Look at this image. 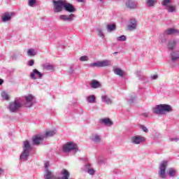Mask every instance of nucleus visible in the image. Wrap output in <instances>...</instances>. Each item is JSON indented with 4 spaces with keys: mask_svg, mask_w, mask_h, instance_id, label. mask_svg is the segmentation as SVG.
Here are the masks:
<instances>
[{
    "mask_svg": "<svg viewBox=\"0 0 179 179\" xmlns=\"http://www.w3.org/2000/svg\"><path fill=\"white\" fill-rule=\"evenodd\" d=\"M169 141L171 142H178V141H179V138H169Z\"/></svg>",
    "mask_w": 179,
    "mask_h": 179,
    "instance_id": "nucleus-46",
    "label": "nucleus"
},
{
    "mask_svg": "<svg viewBox=\"0 0 179 179\" xmlns=\"http://www.w3.org/2000/svg\"><path fill=\"white\" fill-rule=\"evenodd\" d=\"M53 9L55 13H59V12H62V8H64L66 12H69V13H73V12H76V8L75 6L70 3H68L66 0H53Z\"/></svg>",
    "mask_w": 179,
    "mask_h": 179,
    "instance_id": "nucleus-1",
    "label": "nucleus"
},
{
    "mask_svg": "<svg viewBox=\"0 0 179 179\" xmlns=\"http://www.w3.org/2000/svg\"><path fill=\"white\" fill-rule=\"evenodd\" d=\"M166 174L170 177H176L177 176V170L174 168H169L166 172Z\"/></svg>",
    "mask_w": 179,
    "mask_h": 179,
    "instance_id": "nucleus-25",
    "label": "nucleus"
},
{
    "mask_svg": "<svg viewBox=\"0 0 179 179\" xmlns=\"http://www.w3.org/2000/svg\"><path fill=\"white\" fill-rule=\"evenodd\" d=\"M1 97L3 100H9V95L6 92H1Z\"/></svg>",
    "mask_w": 179,
    "mask_h": 179,
    "instance_id": "nucleus-34",
    "label": "nucleus"
},
{
    "mask_svg": "<svg viewBox=\"0 0 179 179\" xmlns=\"http://www.w3.org/2000/svg\"><path fill=\"white\" fill-rule=\"evenodd\" d=\"M24 106L27 108H30L36 103V98L31 94H28L24 96Z\"/></svg>",
    "mask_w": 179,
    "mask_h": 179,
    "instance_id": "nucleus-8",
    "label": "nucleus"
},
{
    "mask_svg": "<svg viewBox=\"0 0 179 179\" xmlns=\"http://www.w3.org/2000/svg\"><path fill=\"white\" fill-rule=\"evenodd\" d=\"M83 170L85 172L90 174V176H94V173H96V171H94V169L92 167V165L90 164H85Z\"/></svg>",
    "mask_w": 179,
    "mask_h": 179,
    "instance_id": "nucleus-15",
    "label": "nucleus"
},
{
    "mask_svg": "<svg viewBox=\"0 0 179 179\" xmlns=\"http://www.w3.org/2000/svg\"><path fill=\"white\" fill-rule=\"evenodd\" d=\"M158 76L157 75H154L151 76V79H152V80H156V79H157Z\"/></svg>",
    "mask_w": 179,
    "mask_h": 179,
    "instance_id": "nucleus-49",
    "label": "nucleus"
},
{
    "mask_svg": "<svg viewBox=\"0 0 179 179\" xmlns=\"http://www.w3.org/2000/svg\"><path fill=\"white\" fill-rule=\"evenodd\" d=\"M62 150L64 153H69V152L72 150L74 152H78V145L73 142H68L63 145Z\"/></svg>",
    "mask_w": 179,
    "mask_h": 179,
    "instance_id": "nucleus-5",
    "label": "nucleus"
},
{
    "mask_svg": "<svg viewBox=\"0 0 179 179\" xmlns=\"http://www.w3.org/2000/svg\"><path fill=\"white\" fill-rule=\"evenodd\" d=\"M28 65L29 66H33V65H34V60L30 59L28 62Z\"/></svg>",
    "mask_w": 179,
    "mask_h": 179,
    "instance_id": "nucleus-45",
    "label": "nucleus"
},
{
    "mask_svg": "<svg viewBox=\"0 0 179 179\" xmlns=\"http://www.w3.org/2000/svg\"><path fill=\"white\" fill-rule=\"evenodd\" d=\"M136 76H137V78H138V79H143V76L142 75V72L141 71H136Z\"/></svg>",
    "mask_w": 179,
    "mask_h": 179,
    "instance_id": "nucleus-41",
    "label": "nucleus"
},
{
    "mask_svg": "<svg viewBox=\"0 0 179 179\" xmlns=\"http://www.w3.org/2000/svg\"><path fill=\"white\" fill-rule=\"evenodd\" d=\"M27 55L29 57H34V55H37V52L34 49H29L27 50Z\"/></svg>",
    "mask_w": 179,
    "mask_h": 179,
    "instance_id": "nucleus-31",
    "label": "nucleus"
},
{
    "mask_svg": "<svg viewBox=\"0 0 179 179\" xmlns=\"http://www.w3.org/2000/svg\"><path fill=\"white\" fill-rule=\"evenodd\" d=\"M57 134V129L46 131L45 134L43 135L44 138H50L51 136H54Z\"/></svg>",
    "mask_w": 179,
    "mask_h": 179,
    "instance_id": "nucleus-23",
    "label": "nucleus"
},
{
    "mask_svg": "<svg viewBox=\"0 0 179 179\" xmlns=\"http://www.w3.org/2000/svg\"><path fill=\"white\" fill-rule=\"evenodd\" d=\"M13 15V13H6L1 17L2 22H3L4 23L6 22H9V20H10V19H12Z\"/></svg>",
    "mask_w": 179,
    "mask_h": 179,
    "instance_id": "nucleus-21",
    "label": "nucleus"
},
{
    "mask_svg": "<svg viewBox=\"0 0 179 179\" xmlns=\"http://www.w3.org/2000/svg\"><path fill=\"white\" fill-rule=\"evenodd\" d=\"M22 149L23 151L20 156V159L22 162H26L28 160L30 152L31 151V145H30V142H29V141H24Z\"/></svg>",
    "mask_w": 179,
    "mask_h": 179,
    "instance_id": "nucleus-3",
    "label": "nucleus"
},
{
    "mask_svg": "<svg viewBox=\"0 0 179 179\" xmlns=\"http://www.w3.org/2000/svg\"><path fill=\"white\" fill-rule=\"evenodd\" d=\"M92 89H100L101 84L97 80H92L90 83Z\"/></svg>",
    "mask_w": 179,
    "mask_h": 179,
    "instance_id": "nucleus-20",
    "label": "nucleus"
},
{
    "mask_svg": "<svg viewBox=\"0 0 179 179\" xmlns=\"http://www.w3.org/2000/svg\"><path fill=\"white\" fill-rule=\"evenodd\" d=\"M141 129L143 131V132H145V133H148V127H146L144 125H142L141 127Z\"/></svg>",
    "mask_w": 179,
    "mask_h": 179,
    "instance_id": "nucleus-44",
    "label": "nucleus"
},
{
    "mask_svg": "<svg viewBox=\"0 0 179 179\" xmlns=\"http://www.w3.org/2000/svg\"><path fill=\"white\" fill-rule=\"evenodd\" d=\"M34 145H40L43 141H44L43 135H36L35 137L32 138Z\"/></svg>",
    "mask_w": 179,
    "mask_h": 179,
    "instance_id": "nucleus-16",
    "label": "nucleus"
},
{
    "mask_svg": "<svg viewBox=\"0 0 179 179\" xmlns=\"http://www.w3.org/2000/svg\"><path fill=\"white\" fill-rule=\"evenodd\" d=\"M160 37V38H161V43H166V36H159Z\"/></svg>",
    "mask_w": 179,
    "mask_h": 179,
    "instance_id": "nucleus-47",
    "label": "nucleus"
},
{
    "mask_svg": "<svg viewBox=\"0 0 179 179\" xmlns=\"http://www.w3.org/2000/svg\"><path fill=\"white\" fill-rule=\"evenodd\" d=\"M174 34V29L170 28L164 31L163 34L160 35L161 37H164V36H171Z\"/></svg>",
    "mask_w": 179,
    "mask_h": 179,
    "instance_id": "nucleus-24",
    "label": "nucleus"
},
{
    "mask_svg": "<svg viewBox=\"0 0 179 179\" xmlns=\"http://www.w3.org/2000/svg\"><path fill=\"white\" fill-rule=\"evenodd\" d=\"M98 122L100 125H104L105 127H111L113 125V121L108 117L101 118Z\"/></svg>",
    "mask_w": 179,
    "mask_h": 179,
    "instance_id": "nucleus-14",
    "label": "nucleus"
},
{
    "mask_svg": "<svg viewBox=\"0 0 179 179\" xmlns=\"http://www.w3.org/2000/svg\"><path fill=\"white\" fill-rule=\"evenodd\" d=\"M145 3L148 8H153L156 6V3H157V0H146Z\"/></svg>",
    "mask_w": 179,
    "mask_h": 179,
    "instance_id": "nucleus-26",
    "label": "nucleus"
},
{
    "mask_svg": "<svg viewBox=\"0 0 179 179\" xmlns=\"http://www.w3.org/2000/svg\"><path fill=\"white\" fill-rule=\"evenodd\" d=\"M113 54L115 55L118 54V52H113Z\"/></svg>",
    "mask_w": 179,
    "mask_h": 179,
    "instance_id": "nucleus-55",
    "label": "nucleus"
},
{
    "mask_svg": "<svg viewBox=\"0 0 179 179\" xmlns=\"http://www.w3.org/2000/svg\"><path fill=\"white\" fill-rule=\"evenodd\" d=\"M130 141L133 145H141V143H143L146 141V138L142 136L136 135L131 136Z\"/></svg>",
    "mask_w": 179,
    "mask_h": 179,
    "instance_id": "nucleus-9",
    "label": "nucleus"
},
{
    "mask_svg": "<svg viewBox=\"0 0 179 179\" xmlns=\"http://www.w3.org/2000/svg\"><path fill=\"white\" fill-rule=\"evenodd\" d=\"M97 33L99 37H101V38H104V33L103 32V30H101V29H98Z\"/></svg>",
    "mask_w": 179,
    "mask_h": 179,
    "instance_id": "nucleus-38",
    "label": "nucleus"
},
{
    "mask_svg": "<svg viewBox=\"0 0 179 179\" xmlns=\"http://www.w3.org/2000/svg\"><path fill=\"white\" fill-rule=\"evenodd\" d=\"M75 19V14H70V15H59V20L62 22H73Z\"/></svg>",
    "mask_w": 179,
    "mask_h": 179,
    "instance_id": "nucleus-13",
    "label": "nucleus"
},
{
    "mask_svg": "<svg viewBox=\"0 0 179 179\" xmlns=\"http://www.w3.org/2000/svg\"><path fill=\"white\" fill-rule=\"evenodd\" d=\"M99 1H103V0H99Z\"/></svg>",
    "mask_w": 179,
    "mask_h": 179,
    "instance_id": "nucleus-57",
    "label": "nucleus"
},
{
    "mask_svg": "<svg viewBox=\"0 0 179 179\" xmlns=\"http://www.w3.org/2000/svg\"><path fill=\"white\" fill-rule=\"evenodd\" d=\"M35 3H36V0H29V3H28L29 6H34Z\"/></svg>",
    "mask_w": 179,
    "mask_h": 179,
    "instance_id": "nucleus-42",
    "label": "nucleus"
},
{
    "mask_svg": "<svg viewBox=\"0 0 179 179\" xmlns=\"http://www.w3.org/2000/svg\"><path fill=\"white\" fill-rule=\"evenodd\" d=\"M101 99L103 103H106V104H111V99H110L108 96L102 95Z\"/></svg>",
    "mask_w": 179,
    "mask_h": 179,
    "instance_id": "nucleus-30",
    "label": "nucleus"
},
{
    "mask_svg": "<svg viewBox=\"0 0 179 179\" xmlns=\"http://www.w3.org/2000/svg\"><path fill=\"white\" fill-rule=\"evenodd\" d=\"M178 41V39H171L168 43V49H169L171 51H173V50L176 48Z\"/></svg>",
    "mask_w": 179,
    "mask_h": 179,
    "instance_id": "nucleus-17",
    "label": "nucleus"
},
{
    "mask_svg": "<svg viewBox=\"0 0 179 179\" xmlns=\"http://www.w3.org/2000/svg\"><path fill=\"white\" fill-rule=\"evenodd\" d=\"M87 101L90 103H96V96L94 95H90L87 97Z\"/></svg>",
    "mask_w": 179,
    "mask_h": 179,
    "instance_id": "nucleus-29",
    "label": "nucleus"
},
{
    "mask_svg": "<svg viewBox=\"0 0 179 179\" xmlns=\"http://www.w3.org/2000/svg\"><path fill=\"white\" fill-rule=\"evenodd\" d=\"M168 164L169 162L167 161H162L159 164V170L158 171L159 178H166L167 176L166 175V169H167Z\"/></svg>",
    "mask_w": 179,
    "mask_h": 179,
    "instance_id": "nucleus-6",
    "label": "nucleus"
},
{
    "mask_svg": "<svg viewBox=\"0 0 179 179\" xmlns=\"http://www.w3.org/2000/svg\"><path fill=\"white\" fill-rule=\"evenodd\" d=\"M136 100V96H129L128 99V101L129 102L130 104H133V103Z\"/></svg>",
    "mask_w": 179,
    "mask_h": 179,
    "instance_id": "nucleus-39",
    "label": "nucleus"
},
{
    "mask_svg": "<svg viewBox=\"0 0 179 179\" xmlns=\"http://www.w3.org/2000/svg\"><path fill=\"white\" fill-rule=\"evenodd\" d=\"M113 72L115 75H117L120 78H124V72L121 69L115 68L113 69Z\"/></svg>",
    "mask_w": 179,
    "mask_h": 179,
    "instance_id": "nucleus-27",
    "label": "nucleus"
},
{
    "mask_svg": "<svg viewBox=\"0 0 179 179\" xmlns=\"http://www.w3.org/2000/svg\"><path fill=\"white\" fill-rule=\"evenodd\" d=\"M30 78L34 80H36V79H43V73L34 69L30 73Z\"/></svg>",
    "mask_w": 179,
    "mask_h": 179,
    "instance_id": "nucleus-12",
    "label": "nucleus"
},
{
    "mask_svg": "<svg viewBox=\"0 0 179 179\" xmlns=\"http://www.w3.org/2000/svg\"><path fill=\"white\" fill-rule=\"evenodd\" d=\"M171 111H173V109L170 105L167 104L157 105L152 108V113L157 115H163L166 113H171Z\"/></svg>",
    "mask_w": 179,
    "mask_h": 179,
    "instance_id": "nucleus-2",
    "label": "nucleus"
},
{
    "mask_svg": "<svg viewBox=\"0 0 179 179\" xmlns=\"http://www.w3.org/2000/svg\"><path fill=\"white\" fill-rule=\"evenodd\" d=\"M3 83V80L0 79V85H2Z\"/></svg>",
    "mask_w": 179,
    "mask_h": 179,
    "instance_id": "nucleus-52",
    "label": "nucleus"
},
{
    "mask_svg": "<svg viewBox=\"0 0 179 179\" xmlns=\"http://www.w3.org/2000/svg\"><path fill=\"white\" fill-rule=\"evenodd\" d=\"M88 59H89V57L86 55L82 56L80 57V61L81 62H85V61H87Z\"/></svg>",
    "mask_w": 179,
    "mask_h": 179,
    "instance_id": "nucleus-40",
    "label": "nucleus"
},
{
    "mask_svg": "<svg viewBox=\"0 0 179 179\" xmlns=\"http://www.w3.org/2000/svg\"><path fill=\"white\" fill-rule=\"evenodd\" d=\"M116 40L117 41H127V36H125L124 35H122L120 36L117 37Z\"/></svg>",
    "mask_w": 179,
    "mask_h": 179,
    "instance_id": "nucleus-35",
    "label": "nucleus"
},
{
    "mask_svg": "<svg viewBox=\"0 0 179 179\" xmlns=\"http://www.w3.org/2000/svg\"><path fill=\"white\" fill-rule=\"evenodd\" d=\"M106 30L108 33H111L113 31V24H108L106 25Z\"/></svg>",
    "mask_w": 179,
    "mask_h": 179,
    "instance_id": "nucleus-37",
    "label": "nucleus"
},
{
    "mask_svg": "<svg viewBox=\"0 0 179 179\" xmlns=\"http://www.w3.org/2000/svg\"><path fill=\"white\" fill-rule=\"evenodd\" d=\"M138 28V21L135 18L129 20L128 24L127 25V29L129 31H134Z\"/></svg>",
    "mask_w": 179,
    "mask_h": 179,
    "instance_id": "nucleus-10",
    "label": "nucleus"
},
{
    "mask_svg": "<svg viewBox=\"0 0 179 179\" xmlns=\"http://www.w3.org/2000/svg\"><path fill=\"white\" fill-rule=\"evenodd\" d=\"M60 174L62 177H59L57 179H69V176H71V173L66 169L62 170Z\"/></svg>",
    "mask_w": 179,
    "mask_h": 179,
    "instance_id": "nucleus-18",
    "label": "nucleus"
},
{
    "mask_svg": "<svg viewBox=\"0 0 179 179\" xmlns=\"http://www.w3.org/2000/svg\"><path fill=\"white\" fill-rule=\"evenodd\" d=\"M166 9L168 10V12L169 13H173L176 12V6H171V5L167 6Z\"/></svg>",
    "mask_w": 179,
    "mask_h": 179,
    "instance_id": "nucleus-32",
    "label": "nucleus"
},
{
    "mask_svg": "<svg viewBox=\"0 0 179 179\" xmlns=\"http://www.w3.org/2000/svg\"><path fill=\"white\" fill-rule=\"evenodd\" d=\"M44 167H45V172H46L47 170H49L48 167H50V162H45Z\"/></svg>",
    "mask_w": 179,
    "mask_h": 179,
    "instance_id": "nucleus-43",
    "label": "nucleus"
},
{
    "mask_svg": "<svg viewBox=\"0 0 179 179\" xmlns=\"http://www.w3.org/2000/svg\"><path fill=\"white\" fill-rule=\"evenodd\" d=\"M126 8L128 9H136L138 8V3L135 0H123Z\"/></svg>",
    "mask_w": 179,
    "mask_h": 179,
    "instance_id": "nucleus-11",
    "label": "nucleus"
},
{
    "mask_svg": "<svg viewBox=\"0 0 179 179\" xmlns=\"http://www.w3.org/2000/svg\"><path fill=\"white\" fill-rule=\"evenodd\" d=\"M170 3H171V0H162V5L163 6H169V4H170Z\"/></svg>",
    "mask_w": 179,
    "mask_h": 179,
    "instance_id": "nucleus-36",
    "label": "nucleus"
},
{
    "mask_svg": "<svg viewBox=\"0 0 179 179\" xmlns=\"http://www.w3.org/2000/svg\"><path fill=\"white\" fill-rule=\"evenodd\" d=\"M171 58L173 62H176L179 59V51H173L171 53Z\"/></svg>",
    "mask_w": 179,
    "mask_h": 179,
    "instance_id": "nucleus-22",
    "label": "nucleus"
},
{
    "mask_svg": "<svg viewBox=\"0 0 179 179\" xmlns=\"http://www.w3.org/2000/svg\"><path fill=\"white\" fill-rule=\"evenodd\" d=\"M76 1H77V2H84L83 0H76Z\"/></svg>",
    "mask_w": 179,
    "mask_h": 179,
    "instance_id": "nucleus-54",
    "label": "nucleus"
},
{
    "mask_svg": "<svg viewBox=\"0 0 179 179\" xmlns=\"http://www.w3.org/2000/svg\"><path fill=\"white\" fill-rule=\"evenodd\" d=\"M113 173H115V174H117V172H116V171H113Z\"/></svg>",
    "mask_w": 179,
    "mask_h": 179,
    "instance_id": "nucleus-56",
    "label": "nucleus"
},
{
    "mask_svg": "<svg viewBox=\"0 0 179 179\" xmlns=\"http://www.w3.org/2000/svg\"><path fill=\"white\" fill-rule=\"evenodd\" d=\"M115 23H113V31H114V30H115Z\"/></svg>",
    "mask_w": 179,
    "mask_h": 179,
    "instance_id": "nucleus-51",
    "label": "nucleus"
},
{
    "mask_svg": "<svg viewBox=\"0 0 179 179\" xmlns=\"http://www.w3.org/2000/svg\"><path fill=\"white\" fill-rule=\"evenodd\" d=\"M92 141L94 143H100L101 142V136H99V134H94L92 136Z\"/></svg>",
    "mask_w": 179,
    "mask_h": 179,
    "instance_id": "nucleus-28",
    "label": "nucleus"
},
{
    "mask_svg": "<svg viewBox=\"0 0 179 179\" xmlns=\"http://www.w3.org/2000/svg\"><path fill=\"white\" fill-rule=\"evenodd\" d=\"M43 177L44 179H57L54 173L50 170H46Z\"/></svg>",
    "mask_w": 179,
    "mask_h": 179,
    "instance_id": "nucleus-19",
    "label": "nucleus"
},
{
    "mask_svg": "<svg viewBox=\"0 0 179 179\" xmlns=\"http://www.w3.org/2000/svg\"><path fill=\"white\" fill-rule=\"evenodd\" d=\"M110 66H111V61L108 59L98 61L88 64L89 68H104Z\"/></svg>",
    "mask_w": 179,
    "mask_h": 179,
    "instance_id": "nucleus-4",
    "label": "nucleus"
},
{
    "mask_svg": "<svg viewBox=\"0 0 179 179\" xmlns=\"http://www.w3.org/2000/svg\"><path fill=\"white\" fill-rule=\"evenodd\" d=\"M174 34H178V35H179V30L174 29Z\"/></svg>",
    "mask_w": 179,
    "mask_h": 179,
    "instance_id": "nucleus-50",
    "label": "nucleus"
},
{
    "mask_svg": "<svg viewBox=\"0 0 179 179\" xmlns=\"http://www.w3.org/2000/svg\"><path fill=\"white\" fill-rule=\"evenodd\" d=\"M43 68L46 70V71H52L54 69V67L52 66V65L51 64H43Z\"/></svg>",
    "mask_w": 179,
    "mask_h": 179,
    "instance_id": "nucleus-33",
    "label": "nucleus"
},
{
    "mask_svg": "<svg viewBox=\"0 0 179 179\" xmlns=\"http://www.w3.org/2000/svg\"><path fill=\"white\" fill-rule=\"evenodd\" d=\"M2 173H3V170H2V169L0 168V176L1 174H2Z\"/></svg>",
    "mask_w": 179,
    "mask_h": 179,
    "instance_id": "nucleus-53",
    "label": "nucleus"
},
{
    "mask_svg": "<svg viewBox=\"0 0 179 179\" xmlns=\"http://www.w3.org/2000/svg\"><path fill=\"white\" fill-rule=\"evenodd\" d=\"M141 115H143V117H145V118H147L148 117H149V113H143L141 114Z\"/></svg>",
    "mask_w": 179,
    "mask_h": 179,
    "instance_id": "nucleus-48",
    "label": "nucleus"
},
{
    "mask_svg": "<svg viewBox=\"0 0 179 179\" xmlns=\"http://www.w3.org/2000/svg\"><path fill=\"white\" fill-rule=\"evenodd\" d=\"M22 108V103H20V98H16L13 102L9 105V110L11 113H16L20 108Z\"/></svg>",
    "mask_w": 179,
    "mask_h": 179,
    "instance_id": "nucleus-7",
    "label": "nucleus"
}]
</instances>
